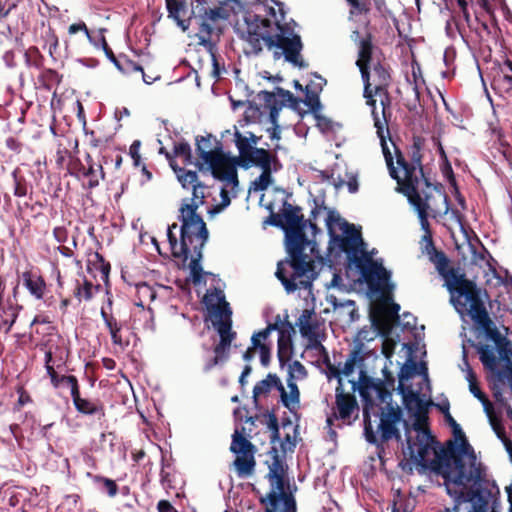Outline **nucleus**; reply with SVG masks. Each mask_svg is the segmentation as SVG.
Segmentation results:
<instances>
[{
  "instance_id": "obj_16",
  "label": "nucleus",
  "mask_w": 512,
  "mask_h": 512,
  "mask_svg": "<svg viewBox=\"0 0 512 512\" xmlns=\"http://www.w3.org/2000/svg\"><path fill=\"white\" fill-rule=\"evenodd\" d=\"M234 143L238 150L237 165L243 168H250L254 163H257L258 159H265L272 155L270 151L264 148H258L260 138L254 135L250 131L240 132L234 127Z\"/></svg>"
},
{
  "instance_id": "obj_12",
  "label": "nucleus",
  "mask_w": 512,
  "mask_h": 512,
  "mask_svg": "<svg viewBox=\"0 0 512 512\" xmlns=\"http://www.w3.org/2000/svg\"><path fill=\"white\" fill-rule=\"evenodd\" d=\"M196 151L214 178L225 181L227 186L239 184L237 160L225 153L221 144L212 135L196 138Z\"/></svg>"
},
{
  "instance_id": "obj_15",
  "label": "nucleus",
  "mask_w": 512,
  "mask_h": 512,
  "mask_svg": "<svg viewBox=\"0 0 512 512\" xmlns=\"http://www.w3.org/2000/svg\"><path fill=\"white\" fill-rule=\"evenodd\" d=\"M229 4H219L213 8H198L196 18L198 19L199 31L198 38L201 44H210L213 36H218L220 32V24L226 21L230 16Z\"/></svg>"
},
{
  "instance_id": "obj_35",
  "label": "nucleus",
  "mask_w": 512,
  "mask_h": 512,
  "mask_svg": "<svg viewBox=\"0 0 512 512\" xmlns=\"http://www.w3.org/2000/svg\"><path fill=\"white\" fill-rule=\"evenodd\" d=\"M427 256L429 257V260L435 265L439 274H443L448 268V259L443 252L437 251L435 249L432 252H429Z\"/></svg>"
},
{
  "instance_id": "obj_53",
  "label": "nucleus",
  "mask_w": 512,
  "mask_h": 512,
  "mask_svg": "<svg viewBox=\"0 0 512 512\" xmlns=\"http://www.w3.org/2000/svg\"><path fill=\"white\" fill-rule=\"evenodd\" d=\"M160 481H161L162 486L165 489L172 487L171 481L169 479V473L166 472L164 467L162 468L161 473H160Z\"/></svg>"
},
{
  "instance_id": "obj_2",
  "label": "nucleus",
  "mask_w": 512,
  "mask_h": 512,
  "mask_svg": "<svg viewBox=\"0 0 512 512\" xmlns=\"http://www.w3.org/2000/svg\"><path fill=\"white\" fill-rule=\"evenodd\" d=\"M322 213V209L315 207L308 220H304L299 207L289 206L283 214L286 224L285 237L287 251L290 259L278 263L276 277L281 281L287 293L299 291L300 297L306 301H314L312 291L313 281L317 278L314 267V258L321 256L314 239H308L305 230L309 228L312 236L320 233L313 221Z\"/></svg>"
},
{
  "instance_id": "obj_7",
  "label": "nucleus",
  "mask_w": 512,
  "mask_h": 512,
  "mask_svg": "<svg viewBox=\"0 0 512 512\" xmlns=\"http://www.w3.org/2000/svg\"><path fill=\"white\" fill-rule=\"evenodd\" d=\"M351 38L358 46L356 65L364 83V97L367 99V105L372 108L377 136L381 141L377 124L378 122H384L383 139L387 143V138L390 139V132L386 119V109L389 105L386 87L390 81V74L381 62L370 35L367 34L365 37H361L359 32L354 31Z\"/></svg>"
},
{
  "instance_id": "obj_48",
  "label": "nucleus",
  "mask_w": 512,
  "mask_h": 512,
  "mask_svg": "<svg viewBox=\"0 0 512 512\" xmlns=\"http://www.w3.org/2000/svg\"><path fill=\"white\" fill-rule=\"evenodd\" d=\"M422 241L424 242L423 253H425L426 255L429 252H432L433 250L436 249L434 244H433V240H432V235L431 234H424L423 237H422Z\"/></svg>"
},
{
  "instance_id": "obj_36",
  "label": "nucleus",
  "mask_w": 512,
  "mask_h": 512,
  "mask_svg": "<svg viewBox=\"0 0 512 512\" xmlns=\"http://www.w3.org/2000/svg\"><path fill=\"white\" fill-rule=\"evenodd\" d=\"M174 155L177 157H182L184 163L189 165L192 164V152L189 143L185 141H181L174 145Z\"/></svg>"
},
{
  "instance_id": "obj_21",
  "label": "nucleus",
  "mask_w": 512,
  "mask_h": 512,
  "mask_svg": "<svg viewBox=\"0 0 512 512\" xmlns=\"http://www.w3.org/2000/svg\"><path fill=\"white\" fill-rule=\"evenodd\" d=\"M204 302L207 308L211 312V320L214 325V321H216L217 316L221 314L224 317V313H229V320H231L232 311L230 309L229 303L225 300V295L221 290L215 289L213 291L209 290L204 296Z\"/></svg>"
},
{
  "instance_id": "obj_44",
  "label": "nucleus",
  "mask_w": 512,
  "mask_h": 512,
  "mask_svg": "<svg viewBox=\"0 0 512 512\" xmlns=\"http://www.w3.org/2000/svg\"><path fill=\"white\" fill-rule=\"evenodd\" d=\"M395 342L391 339H386L382 344V353L385 355L386 358H391L394 349H395Z\"/></svg>"
},
{
  "instance_id": "obj_64",
  "label": "nucleus",
  "mask_w": 512,
  "mask_h": 512,
  "mask_svg": "<svg viewBox=\"0 0 512 512\" xmlns=\"http://www.w3.org/2000/svg\"><path fill=\"white\" fill-rule=\"evenodd\" d=\"M94 256H95V258L100 262V269H101V271H102L105 275H107V273H108V268H107V266H106V265H105V263H104V259H103V257H102L99 253H95V254H94Z\"/></svg>"
},
{
  "instance_id": "obj_50",
  "label": "nucleus",
  "mask_w": 512,
  "mask_h": 512,
  "mask_svg": "<svg viewBox=\"0 0 512 512\" xmlns=\"http://www.w3.org/2000/svg\"><path fill=\"white\" fill-rule=\"evenodd\" d=\"M120 330H121V326L117 327L116 329L110 330L109 332H110L113 344L123 347V340H122L121 336L119 335Z\"/></svg>"
},
{
  "instance_id": "obj_18",
  "label": "nucleus",
  "mask_w": 512,
  "mask_h": 512,
  "mask_svg": "<svg viewBox=\"0 0 512 512\" xmlns=\"http://www.w3.org/2000/svg\"><path fill=\"white\" fill-rule=\"evenodd\" d=\"M229 313H224V317L219 314L216 321H214V328L220 336V342L215 347V358L221 363L225 362L228 358L229 347L235 338V333L232 331V320L228 318Z\"/></svg>"
},
{
  "instance_id": "obj_27",
  "label": "nucleus",
  "mask_w": 512,
  "mask_h": 512,
  "mask_svg": "<svg viewBox=\"0 0 512 512\" xmlns=\"http://www.w3.org/2000/svg\"><path fill=\"white\" fill-rule=\"evenodd\" d=\"M18 316V307L10 302H1L0 318L1 324L4 326V332L8 333L15 323Z\"/></svg>"
},
{
  "instance_id": "obj_49",
  "label": "nucleus",
  "mask_w": 512,
  "mask_h": 512,
  "mask_svg": "<svg viewBox=\"0 0 512 512\" xmlns=\"http://www.w3.org/2000/svg\"><path fill=\"white\" fill-rule=\"evenodd\" d=\"M503 78L509 84L512 83V62L510 60L505 61L504 68L502 69Z\"/></svg>"
},
{
  "instance_id": "obj_20",
  "label": "nucleus",
  "mask_w": 512,
  "mask_h": 512,
  "mask_svg": "<svg viewBox=\"0 0 512 512\" xmlns=\"http://www.w3.org/2000/svg\"><path fill=\"white\" fill-rule=\"evenodd\" d=\"M335 396L334 417L337 420H341L344 424H351L353 414L358 411L355 397L344 393L340 386L336 388Z\"/></svg>"
},
{
  "instance_id": "obj_60",
  "label": "nucleus",
  "mask_w": 512,
  "mask_h": 512,
  "mask_svg": "<svg viewBox=\"0 0 512 512\" xmlns=\"http://www.w3.org/2000/svg\"><path fill=\"white\" fill-rule=\"evenodd\" d=\"M457 1V4L458 6L460 7L464 17L466 20L469 19V13H468V10H467V2L466 0H456Z\"/></svg>"
},
{
  "instance_id": "obj_17",
  "label": "nucleus",
  "mask_w": 512,
  "mask_h": 512,
  "mask_svg": "<svg viewBox=\"0 0 512 512\" xmlns=\"http://www.w3.org/2000/svg\"><path fill=\"white\" fill-rule=\"evenodd\" d=\"M230 450L236 454V459L234 460L233 465L236 469L237 475L240 478L251 476L256 464L254 458V445L236 430L233 434Z\"/></svg>"
},
{
  "instance_id": "obj_61",
  "label": "nucleus",
  "mask_w": 512,
  "mask_h": 512,
  "mask_svg": "<svg viewBox=\"0 0 512 512\" xmlns=\"http://www.w3.org/2000/svg\"><path fill=\"white\" fill-rule=\"evenodd\" d=\"M221 364V362L217 359V358H212L211 360H209L205 366H204V371L208 372L210 371L213 367H215L216 365H219Z\"/></svg>"
},
{
  "instance_id": "obj_39",
  "label": "nucleus",
  "mask_w": 512,
  "mask_h": 512,
  "mask_svg": "<svg viewBox=\"0 0 512 512\" xmlns=\"http://www.w3.org/2000/svg\"><path fill=\"white\" fill-rule=\"evenodd\" d=\"M60 380L63 383H67V385L70 387L71 397L77 396V394L79 393V386H78L77 378L75 376H73V375L61 376Z\"/></svg>"
},
{
  "instance_id": "obj_23",
  "label": "nucleus",
  "mask_w": 512,
  "mask_h": 512,
  "mask_svg": "<svg viewBox=\"0 0 512 512\" xmlns=\"http://www.w3.org/2000/svg\"><path fill=\"white\" fill-rule=\"evenodd\" d=\"M363 356L358 350L352 351L343 364H339L338 368L331 370L339 379V386L341 387V376L350 377L356 369H359V374L362 376ZM361 377L358 378L360 380Z\"/></svg>"
},
{
  "instance_id": "obj_5",
  "label": "nucleus",
  "mask_w": 512,
  "mask_h": 512,
  "mask_svg": "<svg viewBox=\"0 0 512 512\" xmlns=\"http://www.w3.org/2000/svg\"><path fill=\"white\" fill-rule=\"evenodd\" d=\"M264 10L270 18L251 13L245 17V29L242 31V39L246 42L245 53L258 55L266 48L275 59L284 57L294 66H306L300 54L303 47L301 38L288 23H282L284 14L281 8L279 17L273 7Z\"/></svg>"
},
{
  "instance_id": "obj_4",
  "label": "nucleus",
  "mask_w": 512,
  "mask_h": 512,
  "mask_svg": "<svg viewBox=\"0 0 512 512\" xmlns=\"http://www.w3.org/2000/svg\"><path fill=\"white\" fill-rule=\"evenodd\" d=\"M444 480L447 494L454 506L441 512H495L489 501L490 492L483 488L486 468L480 461L470 457L468 463L460 459H443L436 466L422 467Z\"/></svg>"
},
{
  "instance_id": "obj_46",
  "label": "nucleus",
  "mask_w": 512,
  "mask_h": 512,
  "mask_svg": "<svg viewBox=\"0 0 512 512\" xmlns=\"http://www.w3.org/2000/svg\"><path fill=\"white\" fill-rule=\"evenodd\" d=\"M497 346H498V354H499V356L502 359L509 361L510 360V355L512 354V351H511L510 348H508V343H502L500 341L497 344Z\"/></svg>"
},
{
  "instance_id": "obj_37",
  "label": "nucleus",
  "mask_w": 512,
  "mask_h": 512,
  "mask_svg": "<svg viewBox=\"0 0 512 512\" xmlns=\"http://www.w3.org/2000/svg\"><path fill=\"white\" fill-rule=\"evenodd\" d=\"M78 32H83V33L86 35V37H87L88 41H89L92 45H94L95 47H97V46H98V42H96V41H95V39L91 36V34H90V32H89V30H88V28H87L86 24H85L84 22H82V21L77 22V23H73V24H71V25L68 27V33H69L70 35H74V34H76V33H78Z\"/></svg>"
},
{
  "instance_id": "obj_19",
  "label": "nucleus",
  "mask_w": 512,
  "mask_h": 512,
  "mask_svg": "<svg viewBox=\"0 0 512 512\" xmlns=\"http://www.w3.org/2000/svg\"><path fill=\"white\" fill-rule=\"evenodd\" d=\"M257 163H254L252 167H259L261 174L251 183L250 190L254 192H260L266 190L273 182L272 173L277 172L281 168V164L276 154L265 158L258 159Z\"/></svg>"
},
{
  "instance_id": "obj_9",
  "label": "nucleus",
  "mask_w": 512,
  "mask_h": 512,
  "mask_svg": "<svg viewBox=\"0 0 512 512\" xmlns=\"http://www.w3.org/2000/svg\"><path fill=\"white\" fill-rule=\"evenodd\" d=\"M384 124V122H378L377 126L381 137V148L389 169V174L393 179L397 180L399 185L402 186L404 193L408 197L409 203L414 207L418 214L422 230H424L425 234H431L428 222V210L431 208L430 195L423 191L424 186L428 190H431V186L423 176L419 159L416 161V166H409L405 162L401 153L396 149L395 144L391 142V147L396 151V162L398 165L397 167L394 166L390 146L383 139Z\"/></svg>"
},
{
  "instance_id": "obj_40",
  "label": "nucleus",
  "mask_w": 512,
  "mask_h": 512,
  "mask_svg": "<svg viewBox=\"0 0 512 512\" xmlns=\"http://www.w3.org/2000/svg\"><path fill=\"white\" fill-rule=\"evenodd\" d=\"M399 311L400 305L397 303H392L390 308L385 312L386 319L392 322H400V316L398 314Z\"/></svg>"
},
{
  "instance_id": "obj_55",
  "label": "nucleus",
  "mask_w": 512,
  "mask_h": 512,
  "mask_svg": "<svg viewBox=\"0 0 512 512\" xmlns=\"http://www.w3.org/2000/svg\"><path fill=\"white\" fill-rule=\"evenodd\" d=\"M329 302L333 305L334 308L343 307V306H353L354 302L351 300L345 301V302H338L337 298L334 296H330Z\"/></svg>"
},
{
  "instance_id": "obj_54",
  "label": "nucleus",
  "mask_w": 512,
  "mask_h": 512,
  "mask_svg": "<svg viewBox=\"0 0 512 512\" xmlns=\"http://www.w3.org/2000/svg\"><path fill=\"white\" fill-rule=\"evenodd\" d=\"M14 7H15V4H12L9 7H6L5 3L2 0H0V20L7 17L8 14L11 12V10Z\"/></svg>"
},
{
  "instance_id": "obj_28",
  "label": "nucleus",
  "mask_w": 512,
  "mask_h": 512,
  "mask_svg": "<svg viewBox=\"0 0 512 512\" xmlns=\"http://www.w3.org/2000/svg\"><path fill=\"white\" fill-rule=\"evenodd\" d=\"M88 168L83 167L82 174L88 178V186L94 188L99 185L100 179L103 178V169L99 164L92 162L91 157L88 156Z\"/></svg>"
},
{
  "instance_id": "obj_14",
  "label": "nucleus",
  "mask_w": 512,
  "mask_h": 512,
  "mask_svg": "<svg viewBox=\"0 0 512 512\" xmlns=\"http://www.w3.org/2000/svg\"><path fill=\"white\" fill-rule=\"evenodd\" d=\"M370 409H372V407L366 404L363 411L364 435L367 442L376 444L378 442V433H380V438L383 442L392 438L399 440L401 435L396 428V424L401 420L402 412L400 408L393 406L391 403H387L384 408H381L380 422L377 426V430H374Z\"/></svg>"
},
{
  "instance_id": "obj_43",
  "label": "nucleus",
  "mask_w": 512,
  "mask_h": 512,
  "mask_svg": "<svg viewBox=\"0 0 512 512\" xmlns=\"http://www.w3.org/2000/svg\"><path fill=\"white\" fill-rule=\"evenodd\" d=\"M463 364L465 366V368H463V370L466 372V380L468 381L469 385L475 384L476 383V376H475L474 372L472 371V369L469 366V363H468L467 358H466L465 350L463 351Z\"/></svg>"
},
{
  "instance_id": "obj_13",
  "label": "nucleus",
  "mask_w": 512,
  "mask_h": 512,
  "mask_svg": "<svg viewBox=\"0 0 512 512\" xmlns=\"http://www.w3.org/2000/svg\"><path fill=\"white\" fill-rule=\"evenodd\" d=\"M285 473V465L275 453L268 472L271 490L265 497L260 498L261 504L265 505L264 512H297L295 498L284 489Z\"/></svg>"
},
{
  "instance_id": "obj_22",
  "label": "nucleus",
  "mask_w": 512,
  "mask_h": 512,
  "mask_svg": "<svg viewBox=\"0 0 512 512\" xmlns=\"http://www.w3.org/2000/svg\"><path fill=\"white\" fill-rule=\"evenodd\" d=\"M273 389L279 392L280 401L283 404L284 394H288V392L276 374L269 373L265 379L256 383L253 388V398L257 400L260 396L267 395Z\"/></svg>"
},
{
  "instance_id": "obj_52",
  "label": "nucleus",
  "mask_w": 512,
  "mask_h": 512,
  "mask_svg": "<svg viewBox=\"0 0 512 512\" xmlns=\"http://www.w3.org/2000/svg\"><path fill=\"white\" fill-rule=\"evenodd\" d=\"M159 512H178L168 501L161 500L157 505Z\"/></svg>"
},
{
  "instance_id": "obj_34",
  "label": "nucleus",
  "mask_w": 512,
  "mask_h": 512,
  "mask_svg": "<svg viewBox=\"0 0 512 512\" xmlns=\"http://www.w3.org/2000/svg\"><path fill=\"white\" fill-rule=\"evenodd\" d=\"M99 286H94L92 283L84 280L83 284H79L75 290V296L79 301H89L92 299L94 292L98 290Z\"/></svg>"
},
{
  "instance_id": "obj_32",
  "label": "nucleus",
  "mask_w": 512,
  "mask_h": 512,
  "mask_svg": "<svg viewBox=\"0 0 512 512\" xmlns=\"http://www.w3.org/2000/svg\"><path fill=\"white\" fill-rule=\"evenodd\" d=\"M222 182L224 183V186L221 188L220 191L221 203L208 210V213L211 216L220 213L222 210H224L226 207L230 205L231 200L229 196V190L234 191L238 186V184L234 187H232L231 185L227 186L225 181Z\"/></svg>"
},
{
  "instance_id": "obj_58",
  "label": "nucleus",
  "mask_w": 512,
  "mask_h": 512,
  "mask_svg": "<svg viewBox=\"0 0 512 512\" xmlns=\"http://www.w3.org/2000/svg\"><path fill=\"white\" fill-rule=\"evenodd\" d=\"M104 323L109 331L121 326L114 317L106 319Z\"/></svg>"
},
{
  "instance_id": "obj_1",
  "label": "nucleus",
  "mask_w": 512,
  "mask_h": 512,
  "mask_svg": "<svg viewBox=\"0 0 512 512\" xmlns=\"http://www.w3.org/2000/svg\"><path fill=\"white\" fill-rule=\"evenodd\" d=\"M170 161V166L176 173L178 181L184 189L192 190V197L184 199L179 208V221L181 226L180 241L178 242L175 230L176 223L167 228V238L174 258L181 261L182 267L189 270V277L195 286L206 284L205 277L211 275L202 268V250L208 240V230L203 218L197 209L204 204L208 187L198 179L195 171L186 170L174 165L171 155L164 147L159 149Z\"/></svg>"
},
{
  "instance_id": "obj_26",
  "label": "nucleus",
  "mask_w": 512,
  "mask_h": 512,
  "mask_svg": "<svg viewBox=\"0 0 512 512\" xmlns=\"http://www.w3.org/2000/svg\"><path fill=\"white\" fill-rule=\"evenodd\" d=\"M165 3L169 18L176 21L183 30L187 29L183 17L187 14L189 0H165Z\"/></svg>"
},
{
  "instance_id": "obj_31",
  "label": "nucleus",
  "mask_w": 512,
  "mask_h": 512,
  "mask_svg": "<svg viewBox=\"0 0 512 512\" xmlns=\"http://www.w3.org/2000/svg\"><path fill=\"white\" fill-rule=\"evenodd\" d=\"M478 353L483 366L490 371H495L498 363L494 349L489 346H482Z\"/></svg>"
},
{
  "instance_id": "obj_45",
  "label": "nucleus",
  "mask_w": 512,
  "mask_h": 512,
  "mask_svg": "<svg viewBox=\"0 0 512 512\" xmlns=\"http://www.w3.org/2000/svg\"><path fill=\"white\" fill-rule=\"evenodd\" d=\"M139 151H140V141L135 140L129 148V154H130L131 158L134 160V163L136 165H138V163L140 161Z\"/></svg>"
},
{
  "instance_id": "obj_42",
  "label": "nucleus",
  "mask_w": 512,
  "mask_h": 512,
  "mask_svg": "<svg viewBox=\"0 0 512 512\" xmlns=\"http://www.w3.org/2000/svg\"><path fill=\"white\" fill-rule=\"evenodd\" d=\"M99 480L103 483V486L110 497H114L117 494L118 488L113 480L108 478H99Z\"/></svg>"
},
{
  "instance_id": "obj_41",
  "label": "nucleus",
  "mask_w": 512,
  "mask_h": 512,
  "mask_svg": "<svg viewBox=\"0 0 512 512\" xmlns=\"http://www.w3.org/2000/svg\"><path fill=\"white\" fill-rule=\"evenodd\" d=\"M416 317L410 313H404L402 315V320L400 319V324L406 329H414L416 327Z\"/></svg>"
},
{
  "instance_id": "obj_3",
  "label": "nucleus",
  "mask_w": 512,
  "mask_h": 512,
  "mask_svg": "<svg viewBox=\"0 0 512 512\" xmlns=\"http://www.w3.org/2000/svg\"><path fill=\"white\" fill-rule=\"evenodd\" d=\"M330 237L327 257L332 263H339L342 257L349 268L354 267L367 283L369 289L380 292L389 287L391 273L381 264L374 262L366 250L361 232L339 214L329 212L325 219Z\"/></svg>"
},
{
  "instance_id": "obj_62",
  "label": "nucleus",
  "mask_w": 512,
  "mask_h": 512,
  "mask_svg": "<svg viewBox=\"0 0 512 512\" xmlns=\"http://www.w3.org/2000/svg\"><path fill=\"white\" fill-rule=\"evenodd\" d=\"M52 362H53V352H52L51 348H49L45 351V367L53 366Z\"/></svg>"
},
{
  "instance_id": "obj_59",
  "label": "nucleus",
  "mask_w": 512,
  "mask_h": 512,
  "mask_svg": "<svg viewBox=\"0 0 512 512\" xmlns=\"http://www.w3.org/2000/svg\"><path fill=\"white\" fill-rule=\"evenodd\" d=\"M68 153L67 150H58L56 154V163L59 166H62L65 161V156Z\"/></svg>"
},
{
  "instance_id": "obj_29",
  "label": "nucleus",
  "mask_w": 512,
  "mask_h": 512,
  "mask_svg": "<svg viewBox=\"0 0 512 512\" xmlns=\"http://www.w3.org/2000/svg\"><path fill=\"white\" fill-rule=\"evenodd\" d=\"M469 390L473 394V396L476 397L481 402V404L483 406V410L488 418V421L499 416V414L496 413L493 404L489 401V399L486 397V395L480 390L477 383L469 385Z\"/></svg>"
},
{
  "instance_id": "obj_38",
  "label": "nucleus",
  "mask_w": 512,
  "mask_h": 512,
  "mask_svg": "<svg viewBox=\"0 0 512 512\" xmlns=\"http://www.w3.org/2000/svg\"><path fill=\"white\" fill-rule=\"evenodd\" d=\"M101 46V48L103 49V51L105 52L107 58L119 69V70H122L119 62L117 61L115 55L113 54L112 50L109 48L107 42H106V39L103 35L100 36L99 38V43H98V46L99 47Z\"/></svg>"
},
{
  "instance_id": "obj_10",
  "label": "nucleus",
  "mask_w": 512,
  "mask_h": 512,
  "mask_svg": "<svg viewBox=\"0 0 512 512\" xmlns=\"http://www.w3.org/2000/svg\"><path fill=\"white\" fill-rule=\"evenodd\" d=\"M398 392L409 416L423 420L427 409L432 405L431 387L426 363L409 361L399 372Z\"/></svg>"
},
{
  "instance_id": "obj_11",
  "label": "nucleus",
  "mask_w": 512,
  "mask_h": 512,
  "mask_svg": "<svg viewBox=\"0 0 512 512\" xmlns=\"http://www.w3.org/2000/svg\"><path fill=\"white\" fill-rule=\"evenodd\" d=\"M440 275L444 278L445 286L451 295V303L456 311L461 316H470L478 325L487 326L490 318L473 283L454 269L447 268Z\"/></svg>"
},
{
  "instance_id": "obj_8",
  "label": "nucleus",
  "mask_w": 512,
  "mask_h": 512,
  "mask_svg": "<svg viewBox=\"0 0 512 512\" xmlns=\"http://www.w3.org/2000/svg\"><path fill=\"white\" fill-rule=\"evenodd\" d=\"M412 418L411 428L406 429V448L404 453L407 454L416 464L421 467L436 466V464L445 459H460L461 463H468L470 457H477L474 449L468 443L461 427L456 421L448 415L450 424L453 427V431L459 445L451 451H445L435 447V442L431 436L427 425L428 412L424 416L423 420H420L417 416H409Z\"/></svg>"
},
{
  "instance_id": "obj_63",
  "label": "nucleus",
  "mask_w": 512,
  "mask_h": 512,
  "mask_svg": "<svg viewBox=\"0 0 512 512\" xmlns=\"http://www.w3.org/2000/svg\"><path fill=\"white\" fill-rule=\"evenodd\" d=\"M437 195L438 197L442 200L445 208H444V213L447 214L449 212V202H448V198L445 194L441 193L440 191H437Z\"/></svg>"
},
{
  "instance_id": "obj_25",
  "label": "nucleus",
  "mask_w": 512,
  "mask_h": 512,
  "mask_svg": "<svg viewBox=\"0 0 512 512\" xmlns=\"http://www.w3.org/2000/svg\"><path fill=\"white\" fill-rule=\"evenodd\" d=\"M300 333L304 337L312 338L317 335L318 323L313 310L305 309L298 319Z\"/></svg>"
},
{
  "instance_id": "obj_56",
  "label": "nucleus",
  "mask_w": 512,
  "mask_h": 512,
  "mask_svg": "<svg viewBox=\"0 0 512 512\" xmlns=\"http://www.w3.org/2000/svg\"><path fill=\"white\" fill-rule=\"evenodd\" d=\"M252 371V368L250 365H245L241 375H240V378H239V383L241 384V386H244L246 384V378L250 375Z\"/></svg>"
},
{
  "instance_id": "obj_47",
  "label": "nucleus",
  "mask_w": 512,
  "mask_h": 512,
  "mask_svg": "<svg viewBox=\"0 0 512 512\" xmlns=\"http://www.w3.org/2000/svg\"><path fill=\"white\" fill-rule=\"evenodd\" d=\"M13 175H14V179H15L14 195L17 196V197H24V196H26L27 195V187H26V185L16 178L15 173Z\"/></svg>"
},
{
  "instance_id": "obj_30",
  "label": "nucleus",
  "mask_w": 512,
  "mask_h": 512,
  "mask_svg": "<svg viewBox=\"0 0 512 512\" xmlns=\"http://www.w3.org/2000/svg\"><path fill=\"white\" fill-rule=\"evenodd\" d=\"M489 424H490L492 430L494 431V433L496 434L497 438L503 443L509 456L512 457V440H510L506 436L505 428L503 426L502 419H501L500 415L494 419H491L489 421Z\"/></svg>"
},
{
  "instance_id": "obj_24",
  "label": "nucleus",
  "mask_w": 512,
  "mask_h": 512,
  "mask_svg": "<svg viewBox=\"0 0 512 512\" xmlns=\"http://www.w3.org/2000/svg\"><path fill=\"white\" fill-rule=\"evenodd\" d=\"M21 278L24 287L34 299H43L46 291V283L42 276L33 271H25L22 273Z\"/></svg>"
},
{
  "instance_id": "obj_51",
  "label": "nucleus",
  "mask_w": 512,
  "mask_h": 512,
  "mask_svg": "<svg viewBox=\"0 0 512 512\" xmlns=\"http://www.w3.org/2000/svg\"><path fill=\"white\" fill-rule=\"evenodd\" d=\"M45 368H46L47 374L49 375V377L51 379V383L54 385V387H58V385L61 382V380L58 377L54 367L53 366H48V367H45Z\"/></svg>"
},
{
  "instance_id": "obj_6",
  "label": "nucleus",
  "mask_w": 512,
  "mask_h": 512,
  "mask_svg": "<svg viewBox=\"0 0 512 512\" xmlns=\"http://www.w3.org/2000/svg\"><path fill=\"white\" fill-rule=\"evenodd\" d=\"M273 331L278 333L277 355L280 365L287 363V392L284 394L283 406L290 412H296L300 407V392L296 381L303 380L307 376L305 367L297 360L290 362L293 353L292 336L294 327L288 320V314H277L272 322H268L266 328L255 332L251 337V346L243 354V359L251 361L258 353L261 364L267 366L270 362L272 341L270 335Z\"/></svg>"
},
{
  "instance_id": "obj_57",
  "label": "nucleus",
  "mask_w": 512,
  "mask_h": 512,
  "mask_svg": "<svg viewBox=\"0 0 512 512\" xmlns=\"http://www.w3.org/2000/svg\"><path fill=\"white\" fill-rule=\"evenodd\" d=\"M56 240L61 243L65 241L66 231L63 228L57 227L53 231Z\"/></svg>"
},
{
  "instance_id": "obj_33",
  "label": "nucleus",
  "mask_w": 512,
  "mask_h": 512,
  "mask_svg": "<svg viewBox=\"0 0 512 512\" xmlns=\"http://www.w3.org/2000/svg\"><path fill=\"white\" fill-rule=\"evenodd\" d=\"M72 399L75 408L80 413L93 415L99 411V407L96 404L87 399L81 398L80 393H78L77 396H73Z\"/></svg>"
}]
</instances>
